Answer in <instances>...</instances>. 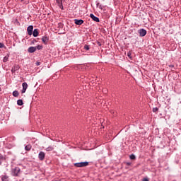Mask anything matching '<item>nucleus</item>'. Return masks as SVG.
<instances>
[{"mask_svg":"<svg viewBox=\"0 0 181 181\" xmlns=\"http://www.w3.org/2000/svg\"><path fill=\"white\" fill-rule=\"evenodd\" d=\"M0 91H2V88H0Z\"/></svg>","mask_w":181,"mask_h":181,"instance_id":"nucleus-38","label":"nucleus"},{"mask_svg":"<svg viewBox=\"0 0 181 181\" xmlns=\"http://www.w3.org/2000/svg\"><path fill=\"white\" fill-rule=\"evenodd\" d=\"M3 47H5V45L4 43L0 42V49H3Z\"/></svg>","mask_w":181,"mask_h":181,"instance_id":"nucleus-25","label":"nucleus"},{"mask_svg":"<svg viewBox=\"0 0 181 181\" xmlns=\"http://www.w3.org/2000/svg\"><path fill=\"white\" fill-rule=\"evenodd\" d=\"M169 67H175V65H169Z\"/></svg>","mask_w":181,"mask_h":181,"instance_id":"nucleus-34","label":"nucleus"},{"mask_svg":"<svg viewBox=\"0 0 181 181\" xmlns=\"http://www.w3.org/2000/svg\"><path fill=\"white\" fill-rule=\"evenodd\" d=\"M27 32L29 35V36H32L33 33V25H29L27 28Z\"/></svg>","mask_w":181,"mask_h":181,"instance_id":"nucleus-6","label":"nucleus"},{"mask_svg":"<svg viewBox=\"0 0 181 181\" xmlns=\"http://www.w3.org/2000/svg\"><path fill=\"white\" fill-rule=\"evenodd\" d=\"M74 22H75L76 25H83V23H84V21L82 20V19H79V20L78 19H75Z\"/></svg>","mask_w":181,"mask_h":181,"instance_id":"nucleus-10","label":"nucleus"},{"mask_svg":"<svg viewBox=\"0 0 181 181\" xmlns=\"http://www.w3.org/2000/svg\"><path fill=\"white\" fill-rule=\"evenodd\" d=\"M13 97H19V92L18 90H14L13 92Z\"/></svg>","mask_w":181,"mask_h":181,"instance_id":"nucleus-15","label":"nucleus"},{"mask_svg":"<svg viewBox=\"0 0 181 181\" xmlns=\"http://www.w3.org/2000/svg\"><path fill=\"white\" fill-rule=\"evenodd\" d=\"M45 156L46 153H45L43 151H40L38 154V159H40V160H45Z\"/></svg>","mask_w":181,"mask_h":181,"instance_id":"nucleus-4","label":"nucleus"},{"mask_svg":"<svg viewBox=\"0 0 181 181\" xmlns=\"http://www.w3.org/2000/svg\"><path fill=\"white\" fill-rule=\"evenodd\" d=\"M19 173H21V168L19 167H15L11 169V175L15 177H18V176H19Z\"/></svg>","mask_w":181,"mask_h":181,"instance_id":"nucleus-1","label":"nucleus"},{"mask_svg":"<svg viewBox=\"0 0 181 181\" xmlns=\"http://www.w3.org/2000/svg\"><path fill=\"white\" fill-rule=\"evenodd\" d=\"M36 42H37V41H36V40H33V41H32V43L33 44V43H36Z\"/></svg>","mask_w":181,"mask_h":181,"instance_id":"nucleus-31","label":"nucleus"},{"mask_svg":"<svg viewBox=\"0 0 181 181\" xmlns=\"http://www.w3.org/2000/svg\"><path fill=\"white\" fill-rule=\"evenodd\" d=\"M75 168H86V166H88V162H80V163H74Z\"/></svg>","mask_w":181,"mask_h":181,"instance_id":"nucleus-2","label":"nucleus"},{"mask_svg":"<svg viewBox=\"0 0 181 181\" xmlns=\"http://www.w3.org/2000/svg\"><path fill=\"white\" fill-rule=\"evenodd\" d=\"M36 66H40V62H36Z\"/></svg>","mask_w":181,"mask_h":181,"instance_id":"nucleus-33","label":"nucleus"},{"mask_svg":"<svg viewBox=\"0 0 181 181\" xmlns=\"http://www.w3.org/2000/svg\"><path fill=\"white\" fill-rule=\"evenodd\" d=\"M19 69H21V66H19V65H14L12 69H11V73H15L16 71H18V70H19Z\"/></svg>","mask_w":181,"mask_h":181,"instance_id":"nucleus-8","label":"nucleus"},{"mask_svg":"<svg viewBox=\"0 0 181 181\" xmlns=\"http://www.w3.org/2000/svg\"><path fill=\"white\" fill-rule=\"evenodd\" d=\"M138 33L139 34V36H141V37H144V36L146 35V30L141 28L138 30Z\"/></svg>","mask_w":181,"mask_h":181,"instance_id":"nucleus-3","label":"nucleus"},{"mask_svg":"<svg viewBox=\"0 0 181 181\" xmlns=\"http://www.w3.org/2000/svg\"><path fill=\"white\" fill-rule=\"evenodd\" d=\"M8 57H4V59H3V62H4V63H6L7 62H8Z\"/></svg>","mask_w":181,"mask_h":181,"instance_id":"nucleus-24","label":"nucleus"},{"mask_svg":"<svg viewBox=\"0 0 181 181\" xmlns=\"http://www.w3.org/2000/svg\"><path fill=\"white\" fill-rule=\"evenodd\" d=\"M129 158H130V159H132V160H134L136 159L135 155H134V154L130 155Z\"/></svg>","mask_w":181,"mask_h":181,"instance_id":"nucleus-22","label":"nucleus"},{"mask_svg":"<svg viewBox=\"0 0 181 181\" xmlns=\"http://www.w3.org/2000/svg\"><path fill=\"white\" fill-rule=\"evenodd\" d=\"M127 56H128L129 59H132V52H131V51L127 52Z\"/></svg>","mask_w":181,"mask_h":181,"instance_id":"nucleus-19","label":"nucleus"},{"mask_svg":"<svg viewBox=\"0 0 181 181\" xmlns=\"http://www.w3.org/2000/svg\"><path fill=\"white\" fill-rule=\"evenodd\" d=\"M42 43H44L45 45H47V43L49 42V37L47 36H44L42 37Z\"/></svg>","mask_w":181,"mask_h":181,"instance_id":"nucleus-9","label":"nucleus"},{"mask_svg":"<svg viewBox=\"0 0 181 181\" xmlns=\"http://www.w3.org/2000/svg\"><path fill=\"white\" fill-rule=\"evenodd\" d=\"M21 1H23V0H21Z\"/></svg>","mask_w":181,"mask_h":181,"instance_id":"nucleus-39","label":"nucleus"},{"mask_svg":"<svg viewBox=\"0 0 181 181\" xmlns=\"http://www.w3.org/2000/svg\"><path fill=\"white\" fill-rule=\"evenodd\" d=\"M1 181H9V176L7 175H1Z\"/></svg>","mask_w":181,"mask_h":181,"instance_id":"nucleus-13","label":"nucleus"},{"mask_svg":"<svg viewBox=\"0 0 181 181\" xmlns=\"http://www.w3.org/2000/svg\"><path fill=\"white\" fill-rule=\"evenodd\" d=\"M126 165H127V166H131V165H132V163H131V162H127V163H126Z\"/></svg>","mask_w":181,"mask_h":181,"instance_id":"nucleus-27","label":"nucleus"},{"mask_svg":"<svg viewBox=\"0 0 181 181\" xmlns=\"http://www.w3.org/2000/svg\"><path fill=\"white\" fill-rule=\"evenodd\" d=\"M54 149V146H49L46 148V151L47 152H50L52 151H53Z\"/></svg>","mask_w":181,"mask_h":181,"instance_id":"nucleus-14","label":"nucleus"},{"mask_svg":"<svg viewBox=\"0 0 181 181\" xmlns=\"http://www.w3.org/2000/svg\"><path fill=\"white\" fill-rule=\"evenodd\" d=\"M2 165V161L0 160V166Z\"/></svg>","mask_w":181,"mask_h":181,"instance_id":"nucleus-36","label":"nucleus"},{"mask_svg":"<svg viewBox=\"0 0 181 181\" xmlns=\"http://www.w3.org/2000/svg\"><path fill=\"white\" fill-rule=\"evenodd\" d=\"M35 47L37 49V50H42V49H43V46L42 45H37Z\"/></svg>","mask_w":181,"mask_h":181,"instance_id":"nucleus-20","label":"nucleus"},{"mask_svg":"<svg viewBox=\"0 0 181 181\" xmlns=\"http://www.w3.org/2000/svg\"><path fill=\"white\" fill-rule=\"evenodd\" d=\"M33 36H34V37H37V36H39V30L37 29H34Z\"/></svg>","mask_w":181,"mask_h":181,"instance_id":"nucleus-12","label":"nucleus"},{"mask_svg":"<svg viewBox=\"0 0 181 181\" xmlns=\"http://www.w3.org/2000/svg\"><path fill=\"white\" fill-rule=\"evenodd\" d=\"M97 45H98L99 46H102V44L100 42H98Z\"/></svg>","mask_w":181,"mask_h":181,"instance_id":"nucleus-32","label":"nucleus"},{"mask_svg":"<svg viewBox=\"0 0 181 181\" xmlns=\"http://www.w3.org/2000/svg\"><path fill=\"white\" fill-rule=\"evenodd\" d=\"M103 8H104V6H103V5H101V4L99 6V8H100V9H103Z\"/></svg>","mask_w":181,"mask_h":181,"instance_id":"nucleus-28","label":"nucleus"},{"mask_svg":"<svg viewBox=\"0 0 181 181\" xmlns=\"http://www.w3.org/2000/svg\"><path fill=\"white\" fill-rule=\"evenodd\" d=\"M62 10H63L64 9V8H63V6H61V7H59Z\"/></svg>","mask_w":181,"mask_h":181,"instance_id":"nucleus-35","label":"nucleus"},{"mask_svg":"<svg viewBox=\"0 0 181 181\" xmlns=\"http://www.w3.org/2000/svg\"><path fill=\"white\" fill-rule=\"evenodd\" d=\"M58 26H59V28H60L62 29L63 28V24H62V23H59L58 24Z\"/></svg>","mask_w":181,"mask_h":181,"instance_id":"nucleus-26","label":"nucleus"},{"mask_svg":"<svg viewBox=\"0 0 181 181\" xmlns=\"http://www.w3.org/2000/svg\"><path fill=\"white\" fill-rule=\"evenodd\" d=\"M143 181H149V180H148V178H144Z\"/></svg>","mask_w":181,"mask_h":181,"instance_id":"nucleus-30","label":"nucleus"},{"mask_svg":"<svg viewBox=\"0 0 181 181\" xmlns=\"http://www.w3.org/2000/svg\"><path fill=\"white\" fill-rule=\"evenodd\" d=\"M2 158H4V156H1L0 157V158L2 159Z\"/></svg>","mask_w":181,"mask_h":181,"instance_id":"nucleus-37","label":"nucleus"},{"mask_svg":"<svg viewBox=\"0 0 181 181\" xmlns=\"http://www.w3.org/2000/svg\"><path fill=\"white\" fill-rule=\"evenodd\" d=\"M153 112H158L159 111V108L158 107H153L152 110Z\"/></svg>","mask_w":181,"mask_h":181,"instance_id":"nucleus-23","label":"nucleus"},{"mask_svg":"<svg viewBox=\"0 0 181 181\" xmlns=\"http://www.w3.org/2000/svg\"><path fill=\"white\" fill-rule=\"evenodd\" d=\"M35 50H36V47H30L28 49V53H35Z\"/></svg>","mask_w":181,"mask_h":181,"instance_id":"nucleus-11","label":"nucleus"},{"mask_svg":"<svg viewBox=\"0 0 181 181\" xmlns=\"http://www.w3.org/2000/svg\"><path fill=\"white\" fill-rule=\"evenodd\" d=\"M100 5H101L100 2L96 3V6H100Z\"/></svg>","mask_w":181,"mask_h":181,"instance_id":"nucleus-29","label":"nucleus"},{"mask_svg":"<svg viewBox=\"0 0 181 181\" xmlns=\"http://www.w3.org/2000/svg\"><path fill=\"white\" fill-rule=\"evenodd\" d=\"M18 105H23V100L19 99L17 100Z\"/></svg>","mask_w":181,"mask_h":181,"instance_id":"nucleus-17","label":"nucleus"},{"mask_svg":"<svg viewBox=\"0 0 181 181\" xmlns=\"http://www.w3.org/2000/svg\"><path fill=\"white\" fill-rule=\"evenodd\" d=\"M23 90L21 91L22 94L26 93V90H28V83L23 82L22 83Z\"/></svg>","mask_w":181,"mask_h":181,"instance_id":"nucleus-5","label":"nucleus"},{"mask_svg":"<svg viewBox=\"0 0 181 181\" xmlns=\"http://www.w3.org/2000/svg\"><path fill=\"white\" fill-rule=\"evenodd\" d=\"M57 2L58 4V6L62 7L63 6V3L60 0H57Z\"/></svg>","mask_w":181,"mask_h":181,"instance_id":"nucleus-18","label":"nucleus"},{"mask_svg":"<svg viewBox=\"0 0 181 181\" xmlns=\"http://www.w3.org/2000/svg\"><path fill=\"white\" fill-rule=\"evenodd\" d=\"M84 49H85V50H90V45H84Z\"/></svg>","mask_w":181,"mask_h":181,"instance_id":"nucleus-21","label":"nucleus"},{"mask_svg":"<svg viewBox=\"0 0 181 181\" xmlns=\"http://www.w3.org/2000/svg\"><path fill=\"white\" fill-rule=\"evenodd\" d=\"M90 18H91V19H93V21H94L95 22H100V18L94 16V14L93 13L90 14Z\"/></svg>","mask_w":181,"mask_h":181,"instance_id":"nucleus-7","label":"nucleus"},{"mask_svg":"<svg viewBox=\"0 0 181 181\" xmlns=\"http://www.w3.org/2000/svg\"><path fill=\"white\" fill-rule=\"evenodd\" d=\"M25 149L26 151H30V149H32V146L30 144H28L25 146Z\"/></svg>","mask_w":181,"mask_h":181,"instance_id":"nucleus-16","label":"nucleus"}]
</instances>
